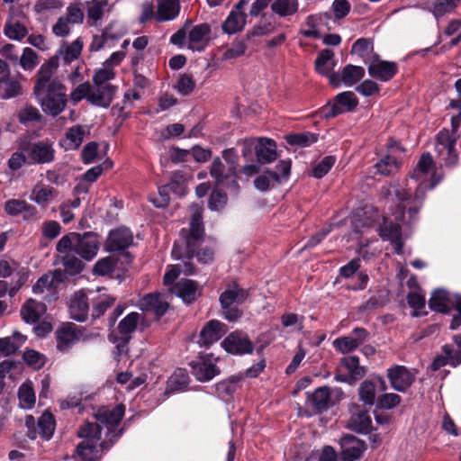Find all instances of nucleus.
I'll return each instance as SVG.
<instances>
[{
    "label": "nucleus",
    "instance_id": "obj_1",
    "mask_svg": "<svg viewBox=\"0 0 461 461\" xmlns=\"http://www.w3.org/2000/svg\"><path fill=\"white\" fill-rule=\"evenodd\" d=\"M411 178L418 183L414 186V194L411 192L412 186L410 184H408V189L402 188L399 185H391L402 209L399 219L407 223L416 219V215L422 205L425 192L433 189L442 180L443 175L434 170L432 156L429 153H425L419 159L411 174Z\"/></svg>",
    "mask_w": 461,
    "mask_h": 461
},
{
    "label": "nucleus",
    "instance_id": "obj_2",
    "mask_svg": "<svg viewBox=\"0 0 461 461\" xmlns=\"http://www.w3.org/2000/svg\"><path fill=\"white\" fill-rule=\"evenodd\" d=\"M57 68L55 59L45 61L36 73L33 86V94L43 113L54 117L61 113L68 104L66 86L60 80L53 77Z\"/></svg>",
    "mask_w": 461,
    "mask_h": 461
},
{
    "label": "nucleus",
    "instance_id": "obj_3",
    "mask_svg": "<svg viewBox=\"0 0 461 461\" xmlns=\"http://www.w3.org/2000/svg\"><path fill=\"white\" fill-rule=\"evenodd\" d=\"M102 426L98 423L85 422L77 435L83 440L77 446L76 453L82 461H99L103 451L108 450L113 444V440L101 441Z\"/></svg>",
    "mask_w": 461,
    "mask_h": 461
},
{
    "label": "nucleus",
    "instance_id": "obj_4",
    "mask_svg": "<svg viewBox=\"0 0 461 461\" xmlns=\"http://www.w3.org/2000/svg\"><path fill=\"white\" fill-rule=\"evenodd\" d=\"M190 228L188 230H182L181 237L185 240V249L188 254L193 255L198 249L204 237L203 222V203H194L189 207Z\"/></svg>",
    "mask_w": 461,
    "mask_h": 461
},
{
    "label": "nucleus",
    "instance_id": "obj_5",
    "mask_svg": "<svg viewBox=\"0 0 461 461\" xmlns=\"http://www.w3.org/2000/svg\"><path fill=\"white\" fill-rule=\"evenodd\" d=\"M458 134L442 129L435 139V152L445 167H452L458 163V152L456 149Z\"/></svg>",
    "mask_w": 461,
    "mask_h": 461
},
{
    "label": "nucleus",
    "instance_id": "obj_6",
    "mask_svg": "<svg viewBox=\"0 0 461 461\" xmlns=\"http://www.w3.org/2000/svg\"><path fill=\"white\" fill-rule=\"evenodd\" d=\"M291 167L290 159L280 160L276 166V170L267 169L254 179L255 188L264 193L285 183L290 177Z\"/></svg>",
    "mask_w": 461,
    "mask_h": 461
},
{
    "label": "nucleus",
    "instance_id": "obj_7",
    "mask_svg": "<svg viewBox=\"0 0 461 461\" xmlns=\"http://www.w3.org/2000/svg\"><path fill=\"white\" fill-rule=\"evenodd\" d=\"M70 241L73 249L85 260H92L99 249V241L97 236L93 232L79 234L70 232L62 237Z\"/></svg>",
    "mask_w": 461,
    "mask_h": 461
},
{
    "label": "nucleus",
    "instance_id": "obj_8",
    "mask_svg": "<svg viewBox=\"0 0 461 461\" xmlns=\"http://www.w3.org/2000/svg\"><path fill=\"white\" fill-rule=\"evenodd\" d=\"M20 149L28 154V164H49L54 161L56 150L48 140L36 142H22Z\"/></svg>",
    "mask_w": 461,
    "mask_h": 461
},
{
    "label": "nucleus",
    "instance_id": "obj_9",
    "mask_svg": "<svg viewBox=\"0 0 461 461\" xmlns=\"http://www.w3.org/2000/svg\"><path fill=\"white\" fill-rule=\"evenodd\" d=\"M56 250V261L63 266L67 274L77 275L84 269L85 264L76 256L77 252L71 243H68V240L61 238L57 243Z\"/></svg>",
    "mask_w": 461,
    "mask_h": 461
},
{
    "label": "nucleus",
    "instance_id": "obj_10",
    "mask_svg": "<svg viewBox=\"0 0 461 461\" xmlns=\"http://www.w3.org/2000/svg\"><path fill=\"white\" fill-rule=\"evenodd\" d=\"M343 396L344 393L339 387L321 386L308 394L307 399L316 411L321 412L339 402Z\"/></svg>",
    "mask_w": 461,
    "mask_h": 461
},
{
    "label": "nucleus",
    "instance_id": "obj_11",
    "mask_svg": "<svg viewBox=\"0 0 461 461\" xmlns=\"http://www.w3.org/2000/svg\"><path fill=\"white\" fill-rule=\"evenodd\" d=\"M133 243V235L131 231L125 228H118L112 230L106 240V249L109 251L122 252V257L124 258L122 263L129 264L131 261V254L125 251Z\"/></svg>",
    "mask_w": 461,
    "mask_h": 461
},
{
    "label": "nucleus",
    "instance_id": "obj_12",
    "mask_svg": "<svg viewBox=\"0 0 461 461\" xmlns=\"http://www.w3.org/2000/svg\"><path fill=\"white\" fill-rule=\"evenodd\" d=\"M23 94V86L17 77L11 75L8 63L0 59V100L15 98Z\"/></svg>",
    "mask_w": 461,
    "mask_h": 461
},
{
    "label": "nucleus",
    "instance_id": "obj_13",
    "mask_svg": "<svg viewBox=\"0 0 461 461\" xmlns=\"http://www.w3.org/2000/svg\"><path fill=\"white\" fill-rule=\"evenodd\" d=\"M417 371L402 365H393L387 369V378L391 387L400 393H405L414 383Z\"/></svg>",
    "mask_w": 461,
    "mask_h": 461
},
{
    "label": "nucleus",
    "instance_id": "obj_14",
    "mask_svg": "<svg viewBox=\"0 0 461 461\" xmlns=\"http://www.w3.org/2000/svg\"><path fill=\"white\" fill-rule=\"evenodd\" d=\"M25 425L28 428V437L32 439L40 435L43 439L49 440L55 430V420L52 414L49 412L43 413L37 421L35 426V419L32 415L25 417Z\"/></svg>",
    "mask_w": 461,
    "mask_h": 461
},
{
    "label": "nucleus",
    "instance_id": "obj_15",
    "mask_svg": "<svg viewBox=\"0 0 461 461\" xmlns=\"http://www.w3.org/2000/svg\"><path fill=\"white\" fill-rule=\"evenodd\" d=\"M366 64L368 66V74L384 82L391 80L398 71L395 62L382 60L378 55H373L369 60H366Z\"/></svg>",
    "mask_w": 461,
    "mask_h": 461
},
{
    "label": "nucleus",
    "instance_id": "obj_16",
    "mask_svg": "<svg viewBox=\"0 0 461 461\" xmlns=\"http://www.w3.org/2000/svg\"><path fill=\"white\" fill-rule=\"evenodd\" d=\"M229 330L228 325L218 320H211L205 323L199 334L198 343L210 347L221 339Z\"/></svg>",
    "mask_w": 461,
    "mask_h": 461
},
{
    "label": "nucleus",
    "instance_id": "obj_17",
    "mask_svg": "<svg viewBox=\"0 0 461 461\" xmlns=\"http://www.w3.org/2000/svg\"><path fill=\"white\" fill-rule=\"evenodd\" d=\"M83 333L81 329L72 322L63 324L57 331V348L60 352H67L72 345L78 341Z\"/></svg>",
    "mask_w": 461,
    "mask_h": 461
},
{
    "label": "nucleus",
    "instance_id": "obj_18",
    "mask_svg": "<svg viewBox=\"0 0 461 461\" xmlns=\"http://www.w3.org/2000/svg\"><path fill=\"white\" fill-rule=\"evenodd\" d=\"M339 444L341 447L339 461H356L366 450L365 442L352 435L342 437Z\"/></svg>",
    "mask_w": 461,
    "mask_h": 461
},
{
    "label": "nucleus",
    "instance_id": "obj_19",
    "mask_svg": "<svg viewBox=\"0 0 461 461\" xmlns=\"http://www.w3.org/2000/svg\"><path fill=\"white\" fill-rule=\"evenodd\" d=\"M365 76V69L360 66L347 65L341 72L330 75V82L335 86L344 85L351 86L357 83Z\"/></svg>",
    "mask_w": 461,
    "mask_h": 461
},
{
    "label": "nucleus",
    "instance_id": "obj_20",
    "mask_svg": "<svg viewBox=\"0 0 461 461\" xmlns=\"http://www.w3.org/2000/svg\"><path fill=\"white\" fill-rule=\"evenodd\" d=\"M257 142L255 155L259 164H271L277 159V145L273 139L259 137Z\"/></svg>",
    "mask_w": 461,
    "mask_h": 461
},
{
    "label": "nucleus",
    "instance_id": "obj_21",
    "mask_svg": "<svg viewBox=\"0 0 461 461\" xmlns=\"http://www.w3.org/2000/svg\"><path fill=\"white\" fill-rule=\"evenodd\" d=\"M211 26L201 23L193 27L188 33V47L196 51L203 50L211 41Z\"/></svg>",
    "mask_w": 461,
    "mask_h": 461
},
{
    "label": "nucleus",
    "instance_id": "obj_22",
    "mask_svg": "<svg viewBox=\"0 0 461 461\" xmlns=\"http://www.w3.org/2000/svg\"><path fill=\"white\" fill-rule=\"evenodd\" d=\"M141 311L153 312L158 318L163 316L169 308V303L160 294H149L138 303Z\"/></svg>",
    "mask_w": 461,
    "mask_h": 461
},
{
    "label": "nucleus",
    "instance_id": "obj_23",
    "mask_svg": "<svg viewBox=\"0 0 461 461\" xmlns=\"http://www.w3.org/2000/svg\"><path fill=\"white\" fill-rule=\"evenodd\" d=\"M358 104V100L356 95L351 91H346L339 94L336 96L335 102L326 113L327 117H335L338 114L351 112Z\"/></svg>",
    "mask_w": 461,
    "mask_h": 461
},
{
    "label": "nucleus",
    "instance_id": "obj_24",
    "mask_svg": "<svg viewBox=\"0 0 461 461\" xmlns=\"http://www.w3.org/2000/svg\"><path fill=\"white\" fill-rule=\"evenodd\" d=\"M5 212L11 216L22 215L25 221L38 218L37 208L24 200L10 199L5 203Z\"/></svg>",
    "mask_w": 461,
    "mask_h": 461
},
{
    "label": "nucleus",
    "instance_id": "obj_25",
    "mask_svg": "<svg viewBox=\"0 0 461 461\" xmlns=\"http://www.w3.org/2000/svg\"><path fill=\"white\" fill-rule=\"evenodd\" d=\"M116 91L115 86L91 85L88 102L96 106L107 108L113 102Z\"/></svg>",
    "mask_w": 461,
    "mask_h": 461
},
{
    "label": "nucleus",
    "instance_id": "obj_26",
    "mask_svg": "<svg viewBox=\"0 0 461 461\" xmlns=\"http://www.w3.org/2000/svg\"><path fill=\"white\" fill-rule=\"evenodd\" d=\"M170 291L182 298L185 303L194 302L201 295V290L198 284L190 279L179 280L170 288Z\"/></svg>",
    "mask_w": 461,
    "mask_h": 461
},
{
    "label": "nucleus",
    "instance_id": "obj_27",
    "mask_svg": "<svg viewBox=\"0 0 461 461\" xmlns=\"http://www.w3.org/2000/svg\"><path fill=\"white\" fill-rule=\"evenodd\" d=\"M4 34L12 41H22L29 33L27 26L10 13L3 30Z\"/></svg>",
    "mask_w": 461,
    "mask_h": 461
},
{
    "label": "nucleus",
    "instance_id": "obj_28",
    "mask_svg": "<svg viewBox=\"0 0 461 461\" xmlns=\"http://www.w3.org/2000/svg\"><path fill=\"white\" fill-rule=\"evenodd\" d=\"M192 374L199 381L211 380L217 373L215 365L208 357H200L196 361L190 363Z\"/></svg>",
    "mask_w": 461,
    "mask_h": 461
},
{
    "label": "nucleus",
    "instance_id": "obj_29",
    "mask_svg": "<svg viewBox=\"0 0 461 461\" xmlns=\"http://www.w3.org/2000/svg\"><path fill=\"white\" fill-rule=\"evenodd\" d=\"M380 237L384 240H389L397 254L402 253L403 243L402 240V230L399 224L384 221L380 227Z\"/></svg>",
    "mask_w": 461,
    "mask_h": 461
},
{
    "label": "nucleus",
    "instance_id": "obj_30",
    "mask_svg": "<svg viewBox=\"0 0 461 461\" xmlns=\"http://www.w3.org/2000/svg\"><path fill=\"white\" fill-rule=\"evenodd\" d=\"M83 46L84 43L81 39H77L71 43L63 42L58 50L56 55L50 59H55L58 65L59 59H61L65 64H69L80 56Z\"/></svg>",
    "mask_w": 461,
    "mask_h": 461
},
{
    "label": "nucleus",
    "instance_id": "obj_31",
    "mask_svg": "<svg viewBox=\"0 0 461 461\" xmlns=\"http://www.w3.org/2000/svg\"><path fill=\"white\" fill-rule=\"evenodd\" d=\"M88 311L89 305L86 295L82 292L75 293L69 304L71 318L77 321H85L88 316Z\"/></svg>",
    "mask_w": 461,
    "mask_h": 461
},
{
    "label": "nucleus",
    "instance_id": "obj_32",
    "mask_svg": "<svg viewBox=\"0 0 461 461\" xmlns=\"http://www.w3.org/2000/svg\"><path fill=\"white\" fill-rule=\"evenodd\" d=\"M113 5L109 0H91L86 2L87 19L90 25H96L106 12H111Z\"/></svg>",
    "mask_w": 461,
    "mask_h": 461
},
{
    "label": "nucleus",
    "instance_id": "obj_33",
    "mask_svg": "<svg viewBox=\"0 0 461 461\" xmlns=\"http://www.w3.org/2000/svg\"><path fill=\"white\" fill-rule=\"evenodd\" d=\"M180 12L179 0H158L156 21L163 23L176 19Z\"/></svg>",
    "mask_w": 461,
    "mask_h": 461
},
{
    "label": "nucleus",
    "instance_id": "obj_34",
    "mask_svg": "<svg viewBox=\"0 0 461 461\" xmlns=\"http://www.w3.org/2000/svg\"><path fill=\"white\" fill-rule=\"evenodd\" d=\"M140 325L141 330L146 329L149 323L145 321L144 316L139 312H131L119 323L118 330L122 336H129Z\"/></svg>",
    "mask_w": 461,
    "mask_h": 461
},
{
    "label": "nucleus",
    "instance_id": "obj_35",
    "mask_svg": "<svg viewBox=\"0 0 461 461\" xmlns=\"http://www.w3.org/2000/svg\"><path fill=\"white\" fill-rule=\"evenodd\" d=\"M124 406L120 404L113 409H108L106 407L99 408L97 412L95 414V417L97 420L96 423L100 425L108 424V425H117L124 414Z\"/></svg>",
    "mask_w": 461,
    "mask_h": 461
},
{
    "label": "nucleus",
    "instance_id": "obj_36",
    "mask_svg": "<svg viewBox=\"0 0 461 461\" xmlns=\"http://www.w3.org/2000/svg\"><path fill=\"white\" fill-rule=\"evenodd\" d=\"M46 312L44 303L29 299L21 309V315L27 323H35Z\"/></svg>",
    "mask_w": 461,
    "mask_h": 461
},
{
    "label": "nucleus",
    "instance_id": "obj_37",
    "mask_svg": "<svg viewBox=\"0 0 461 461\" xmlns=\"http://www.w3.org/2000/svg\"><path fill=\"white\" fill-rule=\"evenodd\" d=\"M348 427L358 433L367 434L372 429V420L367 411H352Z\"/></svg>",
    "mask_w": 461,
    "mask_h": 461
},
{
    "label": "nucleus",
    "instance_id": "obj_38",
    "mask_svg": "<svg viewBox=\"0 0 461 461\" xmlns=\"http://www.w3.org/2000/svg\"><path fill=\"white\" fill-rule=\"evenodd\" d=\"M451 304L452 300L449 294L442 288L436 289L429 300V307L438 312H447Z\"/></svg>",
    "mask_w": 461,
    "mask_h": 461
},
{
    "label": "nucleus",
    "instance_id": "obj_39",
    "mask_svg": "<svg viewBox=\"0 0 461 461\" xmlns=\"http://www.w3.org/2000/svg\"><path fill=\"white\" fill-rule=\"evenodd\" d=\"M87 131L85 126L75 125L65 133L64 147L66 149H77L84 141Z\"/></svg>",
    "mask_w": 461,
    "mask_h": 461
},
{
    "label": "nucleus",
    "instance_id": "obj_40",
    "mask_svg": "<svg viewBox=\"0 0 461 461\" xmlns=\"http://www.w3.org/2000/svg\"><path fill=\"white\" fill-rule=\"evenodd\" d=\"M254 350V344L247 334L240 331L232 332V355L251 354Z\"/></svg>",
    "mask_w": 461,
    "mask_h": 461
},
{
    "label": "nucleus",
    "instance_id": "obj_41",
    "mask_svg": "<svg viewBox=\"0 0 461 461\" xmlns=\"http://www.w3.org/2000/svg\"><path fill=\"white\" fill-rule=\"evenodd\" d=\"M272 12L279 17L292 16L299 10L298 0H275L271 4Z\"/></svg>",
    "mask_w": 461,
    "mask_h": 461
},
{
    "label": "nucleus",
    "instance_id": "obj_42",
    "mask_svg": "<svg viewBox=\"0 0 461 461\" xmlns=\"http://www.w3.org/2000/svg\"><path fill=\"white\" fill-rule=\"evenodd\" d=\"M375 175L389 176L399 168V162L392 155L383 156L373 167Z\"/></svg>",
    "mask_w": 461,
    "mask_h": 461
},
{
    "label": "nucleus",
    "instance_id": "obj_43",
    "mask_svg": "<svg viewBox=\"0 0 461 461\" xmlns=\"http://www.w3.org/2000/svg\"><path fill=\"white\" fill-rule=\"evenodd\" d=\"M334 57V52L331 50L325 49L322 50L317 56L315 59V69L318 73L330 77V75L332 66L331 61Z\"/></svg>",
    "mask_w": 461,
    "mask_h": 461
},
{
    "label": "nucleus",
    "instance_id": "obj_44",
    "mask_svg": "<svg viewBox=\"0 0 461 461\" xmlns=\"http://www.w3.org/2000/svg\"><path fill=\"white\" fill-rule=\"evenodd\" d=\"M373 50V41L367 38H360L352 45L351 53L362 58L366 63V60H369L373 55H375Z\"/></svg>",
    "mask_w": 461,
    "mask_h": 461
},
{
    "label": "nucleus",
    "instance_id": "obj_45",
    "mask_svg": "<svg viewBox=\"0 0 461 461\" xmlns=\"http://www.w3.org/2000/svg\"><path fill=\"white\" fill-rule=\"evenodd\" d=\"M57 194L51 186L36 185L33 187L30 199L40 205H46Z\"/></svg>",
    "mask_w": 461,
    "mask_h": 461
},
{
    "label": "nucleus",
    "instance_id": "obj_46",
    "mask_svg": "<svg viewBox=\"0 0 461 461\" xmlns=\"http://www.w3.org/2000/svg\"><path fill=\"white\" fill-rule=\"evenodd\" d=\"M461 0H436L431 7L434 17L438 21L446 14H451Z\"/></svg>",
    "mask_w": 461,
    "mask_h": 461
},
{
    "label": "nucleus",
    "instance_id": "obj_47",
    "mask_svg": "<svg viewBox=\"0 0 461 461\" xmlns=\"http://www.w3.org/2000/svg\"><path fill=\"white\" fill-rule=\"evenodd\" d=\"M246 5L247 1L241 0L232 10V33L241 31L247 23V14L244 12Z\"/></svg>",
    "mask_w": 461,
    "mask_h": 461
},
{
    "label": "nucleus",
    "instance_id": "obj_48",
    "mask_svg": "<svg viewBox=\"0 0 461 461\" xmlns=\"http://www.w3.org/2000/svg\"><path fill=\"white\" fill-rule=\"evenodd\" d=\"M210 174L215 179L216 184H223L228 180L230 174V167L224 165L222 161L217 158L212 161Z\"/></svg>",
    "mask_w": 461,
    "mask_h": 461
},
{
    "label": "nucleus",
    "instance_id": "obj_49",
    "mask_svg": "<svg viewBox=\"0 0 461 461\" xmlns=\"http://www.w3.org/2000/svg\"><path fill=\"white\" fill-rule=\"evenodd\" d=\"M18 63L25 71H32L39 63V56L32 49L26 47L18 58Z\"/></svg>",
    "mask_w": 461,
    "mask_h": 461
},
{
    "label": "nucleus",
    "instance_id": "obj_50",
    "mask_svg": "<svg viewBox=\"0 0 461 461\" xmlns=\"http://www.w3.org/2000/svg\"><path fill=\"white\" fill-rule=\"evenodd\" d=\"M342 364L354 379H359L366 374L365 367L359 365V359L356 356H348L343 357Z\"/></svg>",
    "mask_w": 461,
    "mask_h": 461
},
{
    "label": "nucleus",
    "instance_id": "obj_51",
    "mask_svg": "<svg viewBox=\"0 0 461 461\" xmlns=\"http://www.w3.org/2000/svg\"><path fill=\"white\" fill-rule=\"evenodd\" d=\"M358 394L365 404L372 406L375 399V384L369 380H365L360 384Z\"/></svg>",
    "mask_w": 461,
    "mask_h": 461
},
{
    "label": "nucleus",
    "instance_id": "obj_52",
    "mask_svg": "<svg viewBox=\"0 0 461 461\" xmlns=\"http://www.w3.org/2000/svg\"><path fill=\"white\" fill-rule=\"evenodd\" d=\"M188 384V375L184 369H177L167 381V391L174 392L182 389Z\"/></svg>",
    "mask_w": 461,
    "mask_h": 461
},
{
    "label": "nucleus",
    "instance_id": "obj_53",
    "mask_svg": "<svg viewBox=\"0 0 461 461\" xmlns=\"http://www.w3.org/2000/svg\"><path fill=\"white\" fill-rule=\"evenodd\" d=\"M286 140L290 145L308 147L318 140V136L314 133L303 132L288 135Z\"/></svg>",
    "mask_w": 461,
    "mask_h": 461
},
{
    "label": "nucleus",
    "instance_id": "obj_54",
    "mask_svg": "<svg viewBox=\"0 0 461 461\" xmlns=\"http://www.w3.org/2000/svg\"><path fill=\"white\" fill-rule=\"evenodd\" d=\"M115 77L114 70L106 64H104L102 68L96 70L93 76V82L95 85L101 86H113L109 83L110 80Z\"/></svg>",
    "mask_w": 461,
    "mask_h": 461
},
{
    "label": "nucleus",
    "instance_id": "obj_55",
    "mask_svg": "<svg viewBox=\"0 0 461 461\" xmlns=\"http://www.w3.org/2000/svg\"><path fill=\"white\" fill-rule=\"evenodd\" d=\"M274 30L275 25L271 22L267 21L265 16H262L261 20L247 32V37L251 38L255 36L258 37L267 35L273 32Z\"/></svg>",
    "mask_w": 461,
    "mask_h": 461
},
{
    "label": "nucleus",
    "instance_id": "obj_56",
    "mask_svg": "<svg viewBox=\"0 0 461 461\" xmlns=\"http://www.w3.org/2000/svg\"><path fill=\"white\" fill-rule=\"evenodd\" d=\"M115 303V298L112 295H101L97 298L93 306L92 317L99 318L102 316L108 308Z\"/></svg>",
    "mask_w": 461,
    "mask_h": 461
},
{
    "label": "nucleus",
    "instance_id": "obj_57",
    "mask_svg": "<svg viewBox=\"0 0 461 461\" xmlns=\"http://www.w3.org/2000/svg\"><path fill=\"white\" fill-rule=\"evenodd\" d=\"M65 18L71 24H81L84 22L85 14L80 3L70 4L66 10Z\"/></svg>",
    "mask_w": 461,
    "mask_h": 461
},
{
    "label": "nucleus",
    "instance_id": "obj_58",
    "mask_svg": "<svg viewBox=\"0 0 461 461\" xmlns=\"http://www.w3.org/2000/svg\"><path fill=\"white\" fill-rule=\"evenodd\" d=\"M42 118L39 110L32 104H26L18 113V119L21 123L38 122Z\"/></svg>",
    "mask_w": 461,
    "mask_h": 461
},
{
    "label": "nucleus",
    "instance_id": "obj_59",
    "mask_svg": "<svg viewBox=\"0 0 461 461\" xmlns=\"http://www.w3.org/2000/svg\"><path fill=\"white\" fill-rule=\"evenodd\" d=\"M407 302L410 307L414 309L412 316H418V312L425 308V295L420 291L410 292L407 295Z\"/></svg>",
    "mask_w": 461,
    "mask_h": 461
},
{
    "label": "nucleus",
    "instance_id": "obj_60",
    "mask_svg": "<svg viewBox=\"0 0 461 461\" xmlns=\"http://www.w3.org/2000/svg\"><path fill=\"white\" fill-rule=\"evenodd\" d=\"M335 158L333 156H327L323 158L312 170V176L316 178H321L331 169L335 164Z\"/></svg>",
    "mask_w": 461,
    "mask_h": 461
},
{
    "label": "nucleus",
    "instance_id": "obj_61",
    "mask_svg": "<svg viewBox=\"0 0 461 461\" xmlns=\"http://www.w3.org/2000/svg\"><path fill=\"white\" fill-rule=\"evenodd\" d=\"M116 260L113 257H106L99 259L95 267L94 273L99 276H104L113 271Z\"/></svg>",
    "mask_w": 461,
    "mask_h": 461
},
{
    "label": "nucleus",
    "instance_id": "obj_62",
    "mask_svg": "<svg viewBox=\"0 0 461 461\" xmlns=\"http://www.w3.org/2000/svg\"><path fill=\"white\" fill-rule=\"evenodd\" d=\"M304 461H339L338 454L336 450L330 447L326 446L322 448L321 453L314 454L307 458Z\"/></svg>",
    "mask_w": 461,
    "mask_h": 461
},
{
    "label": "nucleus",
    "instance_id": "obj_63",
    "mask_svg": "<svg viewBox=\"0 0 461 461\" xmlns=\"http://www.w3.org/2000/svg\"><path fill=\"white\" fill-rule=\"evenodd\" d=\"M333 346L343 354L351 352L358 347L357 340L350 336L336 339Z\"/></svg>",
    "mask_w": 461,
    "mask_h": 461
},
{
    "label": "nucleus",
    "instance_id": "obj_64",
    "mask_svg": "<svg viewBox=\"0 0 461 461\" xmlns=\"http://www.w3.org/2000/svg\"><path fill=\"white\" fill-rule=\"evenodd\" d=\"M23 360L35 369H40L45 364V357L33 349H27L23 353Z\"/></svg>",
    "mask_w": 461,
    "mask_h": 461
}]
</instances>
